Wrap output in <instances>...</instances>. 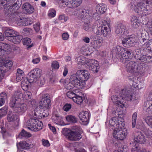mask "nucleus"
<instances>
[{
  "label": "nucleus",
  "mask_w": 152,
  "mask_h": 152,
  "mask_svg": "<svg viewBox=\"0 0 152 152\" xmlns=\"http://www.w3.org/2000/svg\"><path fill=\"white\" fill-rule=\"evenodd\" d=\"M20 91H15L10 99L9 105L14 111L20 114L24 113L27 110V105L22 102L21 97L22 96Z\"/></svg>",
  "instance_id": "1"
},
{
  "label": "nucleus",
  "mask_w": 152,
  "mask_h": 152,
  "mask_svg": "<svg viewBox=\"0 0 152 152\" xmlns=\"http://www.w3.org/2000/svg\"><path fill=\"white\" fill-rule=\"evenodd\" d=\"M151 3V0H146L145 4L143 1L138 3L135 1H132L129 4V6L130 9L133 11L144 16L147 15L151 12L150 8Z\"/></svg>",
  "instance_id": "2"
},
{
  "label": "nucleus",
  "mask_w": 152,
  "mask_h": 152,
  "mask_svg": "<svg viewBox=\"0 0 152 152\" xmlns=\"http://www.w3.org/2000/svg\"><path fill=\"white\" fill-rule=\"evenodd\" d=\"M134 95L129 91H127L126 89H124L121 90L119 95L112 96L111 100L114 104L122 108L124 107V100L131 101L135 99Z\"/></svg>",
  "instance_id": "3"
},
{
  "label": "nucleus",
  "mask_w": 152,
  "mask_h": 152,
  "mask_svg": "<svg viewBox=\"0 0 152 152\" xmlns=\"http://www.w3.org/2000/svg\"><path fill=\"white\" fill-rule=\"evenodd\" d=\"M126 68L128 72H143L145 70L144 63L133 61H130L127 64Z\"/></svg>",
  "instance_id": "4"
},
{
  "label": "nucleus",
  "mask_w": 152,
  "mask_h": 152,
  "mask_svg": "<svg viewBox=\"0 0 152 152\" xmlns=\"http://www.w3.org/2000/svg\"><path fill=\"white\" fill-rule=\"evenodd\" d=\"M26 125L28 129L34 132L41 130L43 127V124L41 121L34 118H31L28 120Z\"/></svg>",
  "instance_id": "5"
},
{
  "label": "nucleus",
  "mask_w": 152,
  "mask_h": 152,
  "mask_svg": "<svg viewBox=\"0 0 152 152\" xmlns=\"http://www.w3.org/2000/svg\"><path fill=\"white\" fill-rule=\"evenodd\" d=\"M107 124H109L110 128L113 130L124 127L125 125L123 119L115 117H113L109 122H106V125Z\"/></svg>",
  "instance_id": "6"
},
{
  "label": "nucleus",
  "mask_w": 152,
  "mask_h": 152,
  "mask_svg": "<svg viewBox=\"0 0 152 152\" xmlns=\"http://www.w3.org/2000/svg\"><path fill=\"white\" fill-rule=\"evenodd\" d=\"M42 70L39 68H36L31 70L28 75V79L31 83L36 82L41 76Z\"/></svg>",
  "instance_id": "7"
},
{
  "label": "nucleus",
  "mask_w": 152,
  "mask_h": 152,
  "mask_svg": "<svg viewBox=\"0 0 152 152\" xmlns=\"http://www.w3.org/2000/svg\"><path fill=\"white\" fill-rule=\"evenodd\" d=\"M69 81H71L74 85L75 86V88H82L84 87L85 85V82H83L80 81L79 79V77L77 75L76 72L75 74H73L69 78Z\"/></svg>",
  "instance_id": "8"
},
{
  "label": "nucleus",
  "mask_w": 152,
  "mask_h": 152,
  "mask_svg": "<svg viewBox=\"0 0 152 152\" xmlns=\"http://www.w3.org/2000/svg\"><path fill=\"white\" fill-rule=\"evenodd\" d=\"M127 134L126 129L123 127L113 130V135L115 138L118 140H123Z\"/></svg>",
  "instance_id": "9"
},
{
  "label": "nucleus",
  "mask_w": 152,
  "mask_h": 152,
  "mask_svg": "<svg viewBox=\"0 0 152 152\" xmlns=\"http://www.w3.org/2000/svg\"><path fill=\"white\" fill-rule=\"evenodd\" d=\"M111 32L110 28H107L105 26H97L96 29L94 31V33L96 35H101L104 37H107L109 35Z\"/></svg>",
  "instance_id": "10"
},
{
  "label": "nucleus",
  "mask_w": 152,
  "mask_h": 152,
  "mask_svg": "<svg viewBox=\"0 0 152 152\" xmlns=\"http://www.w3.org/2000/svg\"><path fill=\"white\" fill-rule=\"evenodd\" d=\"M61 2L69 8H75L80 5L82 0H62Z\"/></svg>",
  "instance_id": "11"
},
{
  "label": "nucleus",
  "mask_w": 152,
  "mask_h": 152,
  "mask_svg": "<svg viewBox=\"0 0 152 152\" xmlns=\"http://www.w3.org/2000/svg\"><path fill=\"white\" fill-rule=\"evenodd\" d=\"M49 98V96L48 94H46L43 95L42 100L39 103V106L43 107L44 109H46L45 106H46L47 108L51 106V101Z\"/></svg>",
  "instance_id": "12"
},
{
  "label": "nucleus",
  "mask_w": 152,
  "mask_h": 152,
  "mask_svg": "<svg viewBox=\"0 0 152 152\" xmlns=\"http://www.w3.org/2000/svg\"><path fill=\"white\" fill-rule=\"evenodd\" d=\"M87 68L94 73L98 72L99 69V64L97 61L90 59L87 64Z\"/></svg>",
  "instance_id": "13"
},
{
  "label": "nucleus",
  "mask_w": 152,
  "mask_h": 152,
  "mask_svg": "<svg viewBox=\"0 0 152 152\" xmlns=\"http://www.w3.org/2000/svg\"><path fill=\"white\" fill-rule=\"evenodd\" d=\"M21 4L22 1L21 0H15L14 3L12 6H10V7H9V8L7 7V8L6 9V10H8V12H7V11H6V15L10 14L11 18H12L11 16L13 15H14L13 12H12L13 11L12 9L13 8L14 10H18L21 6Z\"/></svg>",
  "instance_id": "14"
},
{
  "label": "nucleus",
  "mask_w": 152,
  "mask_h": 152,
  "mask_svg": "<svg viewBox=\"0 0 152 152\" xmlns=\"http://www.w3.org/2000/svg\"><path fill=\"white\" fill-rule=\"evenodd\" d=\"M134 136V141L140 144L145 143L147 140L144 135L140 131L136 132Z\"/></svg>",
  "instance_id": "15"
},
{
  "label": "nucleus",
  "mask_w": 152,
  "mask_h": 152,
  "mask_svg": "<svg viewBox=\"0 0 152 152\" xmlns=\"http://www.w3.org/2000/svg\"><path fill=\"white\" fill-rule=\"evenodd\" d=\"M77 73L82 82H85V81L87 80L90 77V73L86 70H78Z\"/></svg>",
  "instance_id": "16"
},
{
  "label": "nucleus",
  "mask_w": 152,
  "mask_h": 152,
  "mask_svg": "<svg viewBox=\"0 0 152 152\" xmlns=\"http://www.w3.org/2000/svg\"><path fill=\"white\" fill-rule=\"evenodd\" d=\"M17 34V32L13 29L7 28L4 33L5 38L9 40H11L13 36Z\"/></svg>",
  "instance_id": "17"
},
{
  "label": "nucleus",
  "mask_w": 152,
  "mask_h": 152,
  "mask_svg": "<svg viewBox=\"0 0 152 152\" xmlns=\"http://www.w3.org/2000/svg\"><path fill=\"white\" fill-rule=\"evenodd\" d=\"M82 136L80 133L71 131L67 135L68 139L71 141L79 140L81 139Z\"/></svg>",
  "instance_id": "18"
},
{
  "label": "nucleus",
  "mask_w": 152,
  "mask_h": 152,
  "mask_svg": "<svg viewBox=\"0 0 152 152\" xmlns=\"http://www.w3.org/2000/svg\"><path fill=\"white\" fill-rule=\"evenodd\" d=\"M16 146L18 149H19V147L21 149H29L34 146V145L29 144L25 141H21L16 144Z\"/></svg>",
  "instance_id": "19"
},
{
  "label": "nucleus",
  "mask_w": 152,
  "mask_h": 152,
  "mask_svg": "<svg viewBox=\"0 0 152 152\" xmlns=\"http://www.w3.org/2000/svg\"><path fill=\"white\" fill-rule=\"evenodd\" d=\"M131 52L129 50L126 49L120 56V61L123 63H126L127 61H129L131 59Z\"/></svg>",
  "instance_id": "20"
},
{
  "label": "nucleus",
  "mask_w": 152,
  "mask_h": 152,
  "mask_svg": "<svg viewBox=\"0 0 152 152\" xmlns=\"http://www.w3.org/2000/svg\"><path fill=\"white\" fill-rule=\"evenodd\" d=\"M143 110L147 114H152V101L148 100L145 102L143 105Z\"/></svg>",
  "instance_id": "21"
},
{
  "label": "nucleus",
  "mask_w": 152,
  "mask_h": 152,
  "mask_svg": "<svg viewBox=\"0 0 152 152\" xmlns=\"http://www.w3.org/2000/svg\"><path fill=\"white\" fill-rule=\"evenodd\" d=\"M134 38L129 37L125 38L122 40V44L125 47H129L132 46L133 44L135 42Z\"/></svg>",
  "instance_id": "22"
},
{
  "label": "nucleus",
  "mask_w": 152,
  "mask_h": 152,
  "mask_svg": "<svg viewBox=\"0 0 152 152\" xmlns=\"http://www.w3.org/2000/svg\"><path fill=\"white\" fill-rule=\"evenodd\" d=\"M9 3H8V1H7V0H0V10L1 9H2L4 8V6L6 5L7 7V8H5L4 10V11L5 12V15L6 17H7L6 18L7 20L10 19H11V18L10 14H7L6 15V11H7V12H8L7 10H6V9L7 8V7L8 8H9V7H10V5L9 4Z\"/></svg>",
  "instance_id": "23"
},
{
  "label": "nucleus",
  "mask_w": 152,
  "mask_h": 152,
  "mask_svg": "<svg viewBox=\"0 0 152 152\" xmlns=\"http://www.w3.org/2000/svg\"><path fill=\"white\" fill-rule=\"evenodd\" d=\"M126 31L125 26L121 23L118 24L115 27V32L118 34L123 35Z\"/></svg>",
  "instance_id": "24"
},
{
  "label": "nucleus",
  "mask_w": 152,
  "mask_h": 152,
  "mask_svg": "<svg viewBox=\"0 0 152 152\" xmlns=\"http://www.w3.org/2000/svg\"><path fill=\"white\" fill-rule=\"evenodd\" d=\"M22 7L25 12L28 14L33 13L34 11L33 6L28 3H26L24 4L22 6Z\"/></svg>",
  "instance_id": "25"
},
{
  "label": "nucleus",
  "mask_w": 152,
  "mask_h": 152,
  "mask_svg": "<svg viewBox=\"0 0 152 152\" xmlns=\"http://www.w3.org/2000/svg\"><path fill=\"white\" fill-rule=\"evenodd\" d=\"M97 26V24L96 23L91 25L90 23H85L83 25V28L86 31H92L94 32V30L96 29Z\"/></svg>",
  "instance_id": "26"
},
{
  "label": "nucleus",
  "mask_w": 152,
  "mask_h": 152,
  "mask_svg": "<svg viewBox=\"0 0 152 152\" xmlns=\"http://www.w3.org/2000/svg\"><path fill=\"white\" fill-rule=\"evenodd\" d=\"M83 99L84 97L82 93L80 92L78 90L77 91L76 96L73 98V100L77 104H80L83 102Z\"/></svg>",
  "instance_id": "27"
},
{
  "label": "nucleus",
  "mask_w": 152,
  "mask_h": 152,
  "mask_svg": "<svg viewBox=\"0 0 152 152\" xmlns=\"http://www.w3.org/2000/svg\"><path fill=\"white\" fill-rule=\"evenodd\" d=\"M89 117V113L87 111L82 112L79 115L80 120L83 122L88 123Z\"/></svg>",
  "instance_id": "28"
},
{
  "label": "nucleus",
  "mask_w": 152,
  "mask_h": 152,
  "mask_svg": "<svg viewBox=\"0 0 152 152\" xmlns=\"http://www.w3.org/2000/svg\"><path fill=\"white\" fill-rule=\"evenodd\" d=\"M107 9V6L104 4H98L96 7L97 12L100 14L104 13Z\"/></svg>",
  "instance_id": "29"
},
{
  "label": "nucleus",
  "mask_w": 152,
  "mask_h": 152,
  "mask_svg": "<svg viewBox=\"0 0 152 152\" xmlns=\"http://www.w3.org/2000/svg\"><path fill=\"white\" fill-rule=\"evenodd\" d=\"M19 23L20 25L26 26L30 25L32 24V22L29 18H20L18 19Z\"/></svg>",
  "instance_id": "30"
},
{
  "label": "nucleus",
  "mask_w": 152,
  "mask_h": 152,
  "mask_svg": "<svg viewBox=\"0 0 152 152\" xmlns=\"http://www.w3.org/2000/svg\"><path fill=\"white\" fill-rule=\"evenodd\" d=\"M7 119L9 122L18 120V116L14 113H10L7 116Z\"/></svg>",
  "instance_id": "31"
},
{
  "label": "nucleus",
  "mask_w": 152,
  "mask_h": 152,
  "mask_svg": "<svg viewBox=\"0 0 152 152\" xmlns=\"http://www.w3.org/2000/svg\"><path fill=\"white\" fill-rule=\"evenodd\" d=\"M24 73L23 71L20 68H18L17 70L16 73V80L17 82L21 80L23 78Z\"/></svg>",
  "instance_id": "32"
},
{
  "label": "nucleus",
  "mask_w": 152,
  "mask_h": 152,
  "mask_svg": "<svg viewBox=\"0 0 152 152\" xmlns=\"http://www.w3.org/2000/svg\"><path fill=\"white\" fill-rule=\"evenodd\" d=\"M89 60L83 56H80L77 58L76 60L78 64L84 65L86 64L87 65Z\"/></svg>",
  "instance_id": "33"
},
{
  "label": "nucleus",
  "mask_w": 152,
  "mask_h": 152,
  "mask_svg": "<svg viewBox=\"0 0 152 152\" xmlns=\"http://www.w3.org/2000/svg\"><path fill=\"white\" fill-rule=\"evenodd\" d=\"M23 38L22 36L18 34V33L17 32V34L13 36L10 41L15 44H19Z\"/></svg>",
  "instance_id": "34"
},
{
  "label": "nucleus",
  "mask_w": 152,
  "mask_h": 152,
  "mask_svg": "<svg viewBox=\"0 0 152 152\" xmlns=\"http://www.w3.org/2000/svg\"><path fill=\"white\" fill-rule=\"evenodd\" d=\"M150 40H148L147 38H143L140 40L139 44L141 46L145 48L148 47L150 45Z\"/></svg>",
  "instance_id": "35"
},
{
  "label": "nucleus",
  "mask_w": 152,
  "mask_h": 152,
  "mask_svg": "<svg viewBox=\"0 0 152 152\" xmlns=\"http://www.w3.org/2000/svg\"><path fill=\"white\" fill-rule=\"evenodd\" d=\"M131 24L134 28L137 27L139 25V20L136 16H132L131 17Z\"/></svg>",
  "instance_id": "36"
},
{
  "label": "nucleus",
  "mask_w": 152,
  "mask_h": 152,
  "mask_svg": "<svg viewBox=\"0 0 152 152\" xmlns=\"http://www.w3.org/2000/svg\"><path fill=\"white\" fill-rule=\"evenodd\" d=\"M126 49V48H124L119 46H118L115 48L113 52H115V53L120 55L121 56Z\"/></svg>",
  "instance_id": "37"
},
{
  "label": "nucleus",
  "mask_w": 152,
  "mask_h": 152,
  "mask_svg": "<svg viewBox=\"0 0 152 152\" xmlns=\"http://www.w3.org/2000/svg\"><path fill=\"white\" fill-rule=\"evenodd\" d=\"M28 76L27 78L25 79L22 81L21 86L23 89H26L28 88L29 83H31L28 79Z\"/></svg>",
  "instance_id": "38"
},
{
  "label": "nucleus",
  "mask_w": 152,
  "mask_h": 152,
  "mask_svg": "<svg viewBox=\"0 0 152 152\" xmlns=\"http://www.w3.org/2000/svg\"><path fill=\"white\" fill-rule=\"evenodd\" d=\"M18 136L19 137L21 138H28L31 136V134L23 129L20 133Z\"/></svg>",
  "instance_id": "39"
},
{
  "label": "nucleus",
  "mask_w": 152,
  "mask_h": 152,
  "mask_svg": "<svg viewBox=\"0 0 152 152\" xmlns=\"http://www.w3.org/2000/svg\"><path fill=\"white\" fill-rule=\"evenodd\" d=\"M66 119L67 121L72 123H76L77 121V118L74 116L67 115L66 116Z\"/></svg>",
  "instance_id": "40"
},
{
  "label": "nucleus",
  "mask_w": 152,
  "mask_h": 152,
  "mask_svg": "<svg viewBox=\"0 0 152 152\" xmlns=\"http://www.w3.org/2000/svg\"><path fill=\"white\" fill-rule=\"evenodd\" d=\"M103 40L102 39H96L93 44L94 48H100L102 45Z\"/></svg>",
  "instance_id": "41"
},
{
  "label": "nucleus",
  "mask_w": 152,
  "mask_h": 152,
  "mask_svg": "<svg viewBox=\"0 0 152 152\" xmlns=\"http://www.w3.org/2000/svg\"><path fill=\"white\" fill-rule=\"evenodd\" d=\"M39 107L42 110V111H43L42 113L43 117H46L48 116L49 115V112L48 110L49 109H50V106H49L48 108H47L46 106H45L46 107V109H44V107H41V106H39Z\"/></svg>",
  "instance_id": "42"
},
{
  "label": "nucleus",
  "mask_w": 152,
  "mask_h": 152,
  "mask_svg": "<svg viewBox=\"0 0 152 152\" xmlns=\"http://www.w3.org/2000/svg\"><path fill=\"white\" fill-rule=\"evenodd\" d=\"M77 91H78V90H74L73 91H68L66 94V95L69 98L72 99H73V98L76 96Z\"/></svg>",
  "instance_id": "43"
},
{
  "label": "nucleus",
  "mask_w": 152,
  "mask_h": 152,
  "mask_svg": "<svg viewBox=\"0 0 152 152\" xmlns=\"http://www.w3.org/2000/svg\"><path fill=\"white\" fill-rule=\"evenodd\" d=\"M23 44L24 45L28 46V48H31L33 46V44L29 45L31 42V40L30 39L28 38H26L24 39L23 40Z\"/></svg>",
  "instance_id": "44"
},
{
  "label": "nucleus",
  "mask_w": 152,
  "mask_h": 152,
  "mask_svg": "<svg viewBox=\"0 0 152 152\" xmlns=\"http://www.w3.org/2000/svg\"><path fill=\"white\" fill-rule=\"evenodd\" d=\"M56 121L54 122L57 124L62 126L65 125V123L63 121L62 118L60 116H57L56 118Z\"/></svg>",
  "instance_id": "45"
},
{
  "label": "nucleus",
  "mask_w": 152,
  "mask_h": 152,
  "mask_svg": "<svg viewBox=\"0 0 152 152\" xmlns=\"http://www.w3.org/2000/svg\"><path fill=\"white\" fill-rule=\"evenodd\" d=\"M145 122L152 128V116H148L144 118Z\"/></svg>",
  "instance_id": "46"
},
{
  "label": "nucleus",
  "mask_w": 152,
  "mask_h": 152,
  "mask_svg": "<svg viewBox=\"0 0 152 152\" xmlns=\"http://www.w3.org/2000/svg\"><path fill=\"white\" fill-rule=\"evenodd\" d=\"M4 66L6 67L7 69H10L12 65V63L10 60L4 59Z\"/></svg>",
  "instance_id": "47"
},
{
  "label": "nucleus",
  "mask_w": 152,
  "mask_h": 152,
  "mask_svg": "<svg viewBox=\"0 0 152 152\" xmlns=\"http://www.w3.org/2000/svg\"><path fill=\"white\" fill-rule=\"evenodd\" d=\"M7 109V106H5L0 109V117H3L6 115Z\"/></svg>",
  "instance_id": "48"
},
{
  "label": "nucleus",
  "mask_w": 152,
  "mask_h": 152,
  "mask_svg": "<svg viewBox=\"0 0 152 152\" xmlns=\"http://www.w3.org/2000/svg\"><path fill=\"white\" fill-rule=\"evenodd\" d=\"M88 10H81L80 11V13L79 16L81 18H83L85 17L88 18V15H89V14L88 13Z\"/></svg>",
  "instance_id": "49"
},
{
  "label": "nucleus",
  "mask_w": 152,
  "mask_h": 152,
  "mask_svg": "<svg viewBox=\"0 0 152 152\" xmlns=\"http://www.w3.org/2000/svg\"><path fill=\"white\" fill-rule=\"evenodd\" d=\"M22 96H23V99L26 100L31 99L32 97V94L29 91L25 92L23 94H22Z\"/></svg>",
  "instance_id": "50"
},
{
  "label": "nucleus",
  "mask_w": 152,
  "mask_h": 152,
  "mask_svg": "<svg viewBox=\"0 0 152 152\" xmlns=\"http://www.w3.org/2000/svg\"><path fill=\"white\" fill-rule=\"evenodd\" d=\"M137 116V113L136 112H134L132 115V127L134 128L136 124V120Z\"/></svg>",
  "instance_id": "51"
},
{
  "label": "nucleus",
  "mask_w": 152,
  "mask_h": 152,
  "mask_svg": "<svg viewBox=\"0 0 152 152\" xmlns=\"http://www.w3.org/2000/svg\"><path fill=\"white\" fill-rule=\"evenodd\" d=\"M65 87L68 90H70L75 87V86L71 81H69V83L65 84Z\"/></svg>",
  "instance_id": "52"
},
{
  "label": "nucleus",
  "mask_w": 152,
  "mask_h": 152,
  "mask_svg": "<svg viewBox=\"0 0 152 152\" xmlns=\"http://www.w3.org/2000/svg\"><path fill=\"white\" fill-rule=\"evenodd\" d=\"M131 152H148L144 148H142L138 149L137 147H134L131 149Z\"/></svg>",
  "instance_id": "53"
},
{
  "label": "nucleus",
  "mask_w": 152,
  "mask_h": 152,
  "mask_svg": "<svg viewBox=\"0 0 152 152\" xmlns=\"http://www.w3.org/2000/svg\"><path fill=\"white\" fill-rule=\"evenodd\" d=\"M135 56L137 57V59L143 62H145L146 55L141 54L140 55H137Z\"/></svg>",
  "instance_id": "54"
},
{
  "label": "nucleus",
  "mask_w": 152,
  "mask_h": 152,
  "mask_svg": "<svg viewBox=\"0 0 152 152\" xmlns=\"http://www.w3.org/2000/svg\"><path fill=\"white\" fill-rule=\"evenodd\" d=\"M56 11L54 9H51L49 11L48 15L50 17H54L56 15Z\"/></svg>",
  "instance_id": "55"
},
{
  "label": "nucleus",
  "mask_w": 152,
  "mask_h": 152,
  "mask_svg": "<svg viewBox=\"0 0 152 152\" xmlns=\"http://www.w3.org/2000/svg\"><path fill=\"white\" fill-rule=\"evenodd\" d=\"M37 82V84L39 85L40 84L39 86L43 85H44L45 83L44 78L42 77L41 76Z\"/></svg>",
  "instance_id": "56"
},
{
  "label": "nucleus",
  "mask_w": 152,
  "mask_h": 152,
  "mask_svg": "<svg viewBox=\"0 0 152 152\" xmlns=\"http://www.w3.org/2000/svg\"><path fill=\"white\" fill-rule=\"evenodd\" d=\"M71 131H74L76 132L80 133L82 131L81 128L79 126H74L72 128Z\"/></svg>",
  "instance_id": "57"
},
{
  "label": "nucleus",
  "mask_w": 152,
  "mask_h": 152,
  "mask_svg": "<svg viewBox=\"0 0 152 152\" xmlns=\"http://www.w3.org/2000/svg\"><path fill=\"white\" fill-rule=\"evenodd\" d=\"M72 107L71 104H66L64 106L63 109L66 111H68Z\"/></svg>",
  "instance_id": "58"
},
{
  "label": "nucleus",
  "mask_w": 152,
  "mask_h": 152,
  "mask_svg": "<svg viewBox=\"0 0 152 152\" xmlns=\"http://www.w3.org/2000/svg\"><path fill=\"white\" fill-rule=\"evenodd\" d=\"M52 66L54 69H58L59 66L58 63L56 61H53L52 63Z\"/></svg>",
  "instance_id": "59"
},
{
  "label": "nucleus",
  "mask_w": 152,
  "mask_h": 152,
  "mask_svg": "<svg viewBox=\"0 0 152 152\" xmlns=\"http://www.w3.org/2000/svg\"><path fill=\"white\" fill-rule=\"evenodd\" d=\"M139 81L137 79L135 78L133 81L132 86L135 88H137V85Z\"/></svg>",
  "instance_id": "60"
},
{
  "label": "nucleus",
  "mask_w": 152,
  "mask_h": 152,
  "mask_svg": "<svg viewBox=\"0 0 152 152\" xmlns=\"http://www.w3.org/2000/svg\"><path fill=\"white\" fill-rule=\"evenodd\" d=\"M145 62L147 63L151 62L152 61V57L148 55H146Z\"/></svg>",
  "instance_id": "61"
},
{
  "label": "nucleus",
  "mask_w": 152,
  "mask_h": 152,
  "mask_svg": "<svg viewBox=\"0 0 152 152\" xmlns=\"http://www.w3.org/2000/svg\"><path fill=\"white\" fill-rule=\"evenodd\" d=\"M42 145L48 147L50 145L49 141L47 140L42 139Z\"/></svg>",
  "instance_id": "62"
},
{
  "label": "nucleus",
  "mask_w": 152,
  "mask_h": 152,
  "mask_svg": "<svg viewBox=\"0 0 152 152\" xmlns=\"http://www.w3.org/2000/svg\"><path fill=\"white\" fill-rule=\"evenodd\" d=\"M40 25L39 23H37L36 24L34 25V28L36 32H38L40 29Z\"/></svg>",
  "instance_id": "63"
},
{
  "label": "nucleus",
  "mask_w": 152,
  "mask_h": 152,
  "mask_svg": "<svg viewBox=\"0 0 152 152\" xmlns=\"http://www.w3.org/2000/svg\"><path fill=\"white\" fill-rule=\"evenodd\" d=\"M62 37L63 40H67L69 38V35L67 33H64L62 35Z\"/></svg>",
  "instance_id": "64"
}]
</instances>
